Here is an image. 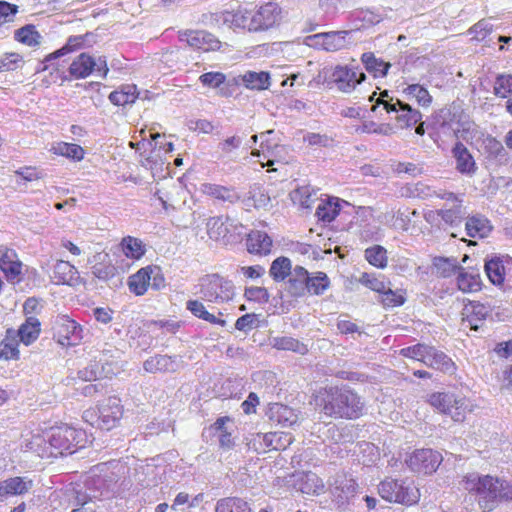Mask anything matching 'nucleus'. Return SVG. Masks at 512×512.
<instances>
[{"mask_svg": "<svg viewBox=\"0 0 512 512\" xmlns=\"http://www.w3.org/2000/svg\"><path fill=\"white\" fill-rule=\"evenodd\" d=\"M341 206L338 198H329L319 203L315 215L319 221L331 223L339 215Z\"/></svg>", "mask_w": 512, "mask_h": 512, "instance_id": "a19ab883", "label": "nucleus"}, {"mask_svg": "<svg viewBox=\"0 0 512 512\" xmlns=\"http://www.w3.org/2000/svg\"><path fill=\"white\" fill-rule=\"evenodd\" d=\"M462 484L483 512H491L500 502L512 501V485L504 479L469 473L463 476Z\"/></svg>", "mask_w": 512, "mask_h": 512, "instance_id": "f03ea898", "label": "nucleus"}, {"mask_svg": "<svg viewBox=\"0 0 512 512\" xmlns=\"http://www.w3.org/2000/svg\"><path fill=\"white\" fill-rule=\"evenodd\" d=\"M24 63L20 53L7 52L0 57V71H15L22 68Z\"/></svg>", "mask_w": 512, "mask_h": 512, "instance_id": "bf43d9fd", "label": "nucleus"}, {"mask_svg": "<svg viewBox=\"0 0 512 512\" xmlns=\"http://www.w3.org/2000/svg\"><path fill=\"white\" fill-rule=\"evenodd\" d=\"M485 273L495 286H503L506 277L512 274V257L508 255L493 256L485 261Z\"/></svg>", "mask_w": 512, "mask_h": 512, "instance_id": "4468645a", "label": "nucleus"}, {"mask_svg": "<svg viewBox=\"0 0 512 512\" xmlns=\"http://www.w3.org/2000/svg\"><path fill=\"white\" fill-rule=\"evenodd\" d=\"M273 348L277 350L291 351L302 356L309 352V347L307 344L289 336L274 338Z\"/></svg>", "mask_w": 512, "mask_h": 512, "instance_id": "8fccbe9b", "label": "nucleus"}, {"mask_svg": "<svg viewBox=\"0 0 512 512\" xmlns=\"http://www.w3.org/2000/svg\"><path fill=\"white\" fill-rule=\"evenodd\" d=\"M398 106L401 113L397 115L396 122L400 128H411L421 121L422 114L419 110L400 100H398Z\"/></svg>", "mask_w": 512, "mask_h": 512, "instance_id": "c03bdc74", "label": "nucleus"}, {"mask_svg": "<svg viewBox=\"0 0 512 512\" xmlns=\"http://www.w3.org/2000/svg\"><path fill=\"white\" fill-rule=\"evenodd\" d=\"M241 79L245 87L252 90H266L270 86V74L265 71H247Z\"/></svg>", "mask_w": 512, "mask_h": 512, "instance_id": "3c124183", "label": "nucleus"}, {"mask_svg": "<svg viewBox=\"0 0 512 512\" xmlns=\"http://www.w3.org/2000/svg\"><path fill=\"white\" fill-rule=\"evenodd\" d=\"M250 25L253 32H264L280 25L282 8L275 2H266L251 11Z\"/></svg>", "mask_w": 512, "mask_h": 512, "instance_id": "9d476101", "label": "nucleus"}, {"mask_svg": "<svg viewBox=\"0 0 512 512\" xmlns=\"http://www.w3.org/2000/svg\"><path fill=\"white\" fill-rule=\"evenodd\" d=\"M138 90L136 85L127 84L122 85L117 90H114L109 95V100L116 106H125L132 104L138 98Z\"/></svg>", "mask_w": 512, "mask_h": 512, "instance_id": "79ce46f5", "label": "nucleus"}, {"mask_svg": "<svg viewBox=\"0 0 512 512\" xmlns=\"http://www.w3.org/2000/svg\"><path fill=\"white\" fill-rule=\"evenodd\" d=\"M462 204H454L449 209L430 210L425 213L424 218L427 222L440 226L441 222L453 226L462 219Z\"/></svg>", "mask_w": 512, "mask_h": 512, "instance_id": "aec40b11", "label": "nucleus"}, {"mask_svg": "<svg viewBox=\"0 0 512 512\" xmlns=\"http://www.w3.org/2000/svg\"><path fill=\"white\" fill-rule=\"evenodd\" d=\"M122 253L131 260L138 261L146 253V246L143 241L133 236H125L120 241Z\"/></svg>", "mask_w": 512, "mask_h": 512, "instance_id": "e433bc0d", "label": "nucleus"}, {"mask_svg": "<svg viewBox=\"0 0 512 512\" xmlns=\"http://www.w3.org/2000/svg\"><path fill=\"white\" fill-rule=\"evenodd\" d=\"M0 269L9 281L20 278L23 264L15 250L8 247L0 248Z\"/></svg>", "mask_w": 512, "mask_h": 512, "instance_id": "6ab92c4d", "label": "nucleus"}, {"mask_svg": "<svg viewBox=\"0 0 512 512\" xmlns=\"http://www.w3.org/2000/svg\"><path fill=\"white\" fill-rule=\"evenodd\" d=\"M314 401L322 413L335 419L356 420L365 410L361 396L348 385L322 387L314 394Z\"/></svg>", "mask_w": 512, "mask_h": 512, "instance_id": "f257e3e1", "label": "nucleus"}, {"mask_svg": "<svg viewBox=\"0 0 512 512\" xmlns=\"http://www.w3.org/2000/svg\"><path fill=\"white\" fill-rule=\"evenodd\" d=\"M201 191L208 197L224 202L234 203L240 199V196L233 187L204 183L201 186Z\"/></svg>", "mask_w": 512, "mask_h": 512, "instance_id": "2f4dec72", "label": "nucleus"}, {"mask_svg": "<svg viewBox=\"0 0 512 512\" xmlns=\"http://www.w3.org/2000/svg\"><path fill=\"white\" fill-rule=\"evenodd\" d=\"M456 160V169L461 174L472 175L476 172V163L467 147L458 141L452 150Z\"/></svg>", "mask_w": 512, "mask_h": 512, "instance_id": "c85d7f7f", "label": "nucleus"}, {"mask_svg": "<svg viewBox=\"0 0 512 512\" xmlns=\"http://www.w3.org/2000/svg\"><path fill=\"white\" fill-rule=\"evenodd\" d=\"M366 80V75L359 67L337 65L332 72V81L339 91L351 93L358 84Z\"/></svg>", "mask_w": 512, "mask_h": 512, "instance_id": "ddd939ff", "label": "nucleus"}, {"mask_svg": "<svg viewBox=\"0 0 512 512\" xmlns=\"http://www.w3.org/2000/svg\"><path fill=\"white\" fill-rule=\"evenodd\" d=\"M359 485L355 478L343 473L334 480L332 493L337 504L346 505L357 494Z\"/></svg>", "mask_w": 512, "mask_h": 512, "instance_id": "f3484780", "label": "nucleus"}, {"mask_svg": "<svg viewBox=\"0 0 512 512\" xmlns=\"http://www.w3.org/2000/svg\"><path fill=\"white\" fill-rule=\"evenodd\" d=\"M346 31H332L317 33L306 38L309 46L317 49H323L328 52L339 51L345 47Z\"/></svg>", "mask_w": 512, "mask_h": 512, "instance_id": "dca6fc26", "label": "nucleus"}, {"mask_svg": "<svg viewBox=\"0 0 512 512\" xmlns=\"http://www.w3.org/2000/svg\"><path fill=\"white\" fill-rule=\"evenodd\" d=\"M405 93L415 98L418 105L421 107L427 108L432 104L433 98L431 94L420 84L408 85L405 89Z\"/></svg>", "mask_w": 512, "mask_h": 512, "instance_id": "13d9d810", "label": "nucleus"}, {"mask_svg": "<svg viewBox=\"0 0 512 512\" xmlns=\"http://www.w3.org/2000/svg\"><path fill=\"white\" fill-rule=\"evenodd\" d=\"M186 309L196 318L204 320L213 325L225 326L226 321L216 317L214 314L207 311L205 305L200 300H188L186 302Z\"/></svg>", "mask_w": 512, "mask_h": 512, "instance_id": "a18cd8bd", "label": "nucleus"}, {"mask_svg": "<svg viewBox=\"0 0 512 512\" xmlns=\"http://www.w3.org/2000/svg\"><path fill=\"white\" fill-rule=\"evenodd\" d=\"M493 25L486 19H482L475 23L469 30L468 33L471 35V39L476 42H483L492 33Z\"/></svg>", "mask_w": 512, "mask_h": 512, "instance_id": "680f3d73", "label": "nucleus"}, {"mask_svg": "<svg viewBox=\"0 0 512 512\" xmlns=\"http://www.w3.org/2000/svg\"><path fill=\"white\" fill-rule=\"evenodd\" d=\"M247 250L251 254L268 255L273 246L271 237L262 231H251L246 239Z\"/></svg>", "mask_w": 512, "mask_h": 512, "instance_id": "cd10ccee", "label": "nucleus"}, {"mask_svg": "<svg viewBox=\"0 0 512 512\" xmlns=\"http://www.w3.org/2000/svg\"><path fill=\"white\" fill-rule=\"evenodd\" d=\"M173 360L167 355H155L144 362V369L149 373L166 372L172 367Z\"/></svg>", "mask_w": 512, "mask_h": 512, "instance_id": "6e6d98bb", "label": "nucleus"}, {"mask_svg": "<svg viewBox=\"0 0 512 512\" xmlns=\"http://www.w3.org/2000/svg\"><path fill=\"white\" fill-rule=\"evenodd\" d=\"M178 38L193 50L204 53L217 52L222 47V42L213 33L206 30L179 31Z\"/></svg>", "mask_w": 512, "mask_h": 512, "instance_id": "9b49d317", "label": "nucleus"}, {"mask_svg": "<svg viewBox=\"0 0 512 512\" xmlns=\"http://www.w3.org/2000/svg\"><path fill=\"white\" fill-rule=\"evenodd\" d=\"M155 271L156 266L148 265L129 276L127 285L130 292L135 296H143L148 291L151 277Z\"/></svg>", "mask_w": 512, "mask_h": 512, "instance_id": "5701e85b", "label": "nucleus"}, {"mask_svg": "<svg viewBox=\"0 0 512 512\" xmlns=\"http://www.w3.org/2000/svg\"><path fill=\"white\" fill-rule=\"evenodd\" d=\"M361 61L365 69L372 73L375 78L385 77L388 74L390 63L384 62L382 59L376 58L372 52L363 53Z\"/></svg>", "mask_w": 512, "mask_h": 512, "instance_id": "de8ad7c7", "label": "nucleus"}, {"mask_svg": "<svg viewBox=\"0 0 512 512\" xmlns=\"http://www.w3.org/2000/svg\"><path fill=\"white\" fill-rule=\"evenodd\" d=\"M41 323L36 316H28L19 328L15 329L16 338L25 346L33 344L40 336Z\"/></svg>", "mask_w": 512, "mask_h": 512, "instance_id": "393cba45", "label": "nucleus"}, {"mask_svg": "<svg viewBox=\"0 0 512 512\" xmlns=\"http://www.w3.org/2000/svg\"><path fill=\"white\" fill-rule=\"evenodd\" d=\"M406 300V291L403 289L392 290L386 286L384 292L379 295V302L384 308L402 306Z\"/></svg>", "mask_w": 512, "mask_h": 512, "instance_id": "864d4df0", "label": "nucleus"}, {"mask_svg": "<svg viewBox=\"0 0 512 512\" xmlns=\"http://www.w3.org/2000/svg\"><path fill=\"white\" fill-rule=\"evenodd\" d=\"M94 72L100 77L106 78L109 68L105 56L95 59L88 53H80L73 59L68 68L69 76L74 80L85 79Z\"/></svg>", "mask_w": 512, "mask_h": 512, "instance_id": "0eeeda50", "label": "nucleus"}, {"mask_svg": "<svg viewBox=\"0 0 512 512\" xmlns=\"http://www.w3.org/2000/svg\"><path fill=\"white\" fill-rule=\"evenodd\" d=\"M92 273L101 280H110L117 274V268L112 263L111 257L107 252H99L93 256Z\"/></svg>", "mask_w": 512, "mask_h": 512, "instance_id": "b1692460", "label": "nucleus"}, {"mask_svg": "<svg viewBox=\"0 0 512 512\" xmlns=\"http://www.w3.org/2000/svg\"><path fill=\"white\" fill-rule=\"evenodd\" d=\"M53 338L62 346H77L83 339V327L67 315H60L52 326Z\"/></svg>", "mask_w": 512, "mask_h": 512, "instance_id": "1a4fd4ad", "label": "nucleus"}, {"mask_svg": "<svg viewBox=\"0 0 512 512\" xmlns=\"http://www.w3.org/2000/svg\"><path fill=\"white\" fill-rule=\"evenodd\" d=\"M123 413L121 399L117 396H109L99 405L86 409L82 418L93 427L109 431L117 426Z\"/></svg>", "mask_w": 512, "mask_h": 512, "instance_id": "39448f33", "label": "nucleus"}, {"mask_svg": "<svg viewBox=\"0 0 512 512\" xmlns=\"http://www.w3.org/2000/svg\"><path fill=\"white\" fill-rule=\"evenodd\" d=\"M49 441L47 440V430L37 428L29 431L25 435L23 449L26 452H33L41 458H51Z\"/></svg>", "mask_w": 512, "mask_h": 512, "instance_id": "a211bd4d", "label": "nucleus"}, {"mask_svg": "<svg viewBox=\"0 0 512 512\" xmlns=\"http://www.w3.org/2000/svg\"><path fill=\"white\" fill-rule=\"evenodd\" d=\"M430 346L431 345L425 343H417L415 345L402 348L399 351V354L405 358L423 363Z\"/></svg>", "mask_w": 512, "mask_h": 512, "instance_id": "e2e57ef3", "label": "nucleus"}, {"mask_svg": "<svg viewBox=\"0 0 512 512\" xmlns=\"http://www.w3.org/2000/svg\"><path fill=\"white\" fill-rule=\"evenodd\" d=\"M465 229L472 238H484L491 232L492 226L484 216H471L465 223Z\"/></svg>", "mask_w": 512, "mask_h": 512, "instance_id": "58836bf2", "label": "nucleus"}, {"mask_svg": "<svg viewBox=\"0 0 512 512\" xmlns=\"http://www.w3.org/2000/svg\"><path fill=\"white\" fill-rule=\"evenodd\" d=\"M89 37H90L89 33H87L85 35L70 36L67 39L66 44L62 48L56 50L55 52L48 54L45 57V61H50L52 59H56L58 57L64 56L65 54L75 52V51H78L83 48L90 47V44L88 42Z\"/></svg>", "mask_w": 512, "mask_h": 512, "instance_id": "f704fd0d", "label": "nucleus"}, {"mask_svg": "<svg viewBox=\"0 0 512 512\" xmlns=\"http://www.w3.org/2000/svg\"><path fill=\"white\" fill-rule=\"evenodd\" d=\"M20 342L16 338L15 329L8 328L0 341V360L17 361L20 359Z\"/></svg>", "mask_w": 512, "mask_h": 512, "instance_id": "7c9ffc66", "label": "nucleus"}, {"mask_svg": "<svg viewBox=\"0 0 512 512\" xmlns=\"http://www.w3.org/2000/svg\"><path fill=\"white\" fill-rule=\"evenodd\" d=\"M14 39L28 47H38L42 42V35L33 24H27L14 32Z\"/></svg>", "mask_w": 512, "mask_h": 512, "instance_id": "37998d69", "label": "nucleus"}, {"mask_svg": "<svg viewBox=\"0 0 512 512\" xmlns=\"http://www.w3.org/2000/svg\"><path fill=\"white\" fill-rule=\"evenodd\" d=\"M423 364L450 375L454 374L457 370L455 362L443 351L438 350L432 345L426 354Z\"/></svg>", "mask_w": 512, "mask_h": 512, "instance_id": "412c9836", "label": "nucleus"}, {"mask_svg": "<svg viewBox=\"0 0 512 512\" xmlns=\"http://www.w3.org/2000/svg\"><path fill=\"white\" fill-rule=\"evenodd\" d=\"M215 512H253L249 503L240 497H225L217 501Z\"/></svg>", "mask_w": 512, "mask_h": 512, "instance_id": "09e8293b", "label": "nucleus"}, {"mask_svg": "<svg viewBox=\"0 0 512 512\" xmlns=\"http://www.w3.org/2000/svg\"><path fill=\"white\" fill-rule=\"evenodd\" d=\"M489 308L478 301H469L463 308V317L468 321L472 329L478 328V322L485 320Z\"/></svg>", "mask_w": 512, "mask_h": 512, "instance_id": "c9c22d12", "label": "nucleus"}, {"mask_svg": "<svg viewBox=\"0 0 512 512\" xmlns=\"http://www.w3.org/2000/svg\"><path fill=\"white\" fill-rule=\"evenodd\" d=\"M51 458L72 454L84 448L88 443L85 430L75 428L67 423H60L47 429Z\"/></svg>", "mask_w": 512, "mask_h": 512, "instance_id": "7ed1b4c3", "label": "nucleus"}, {"mask_svg": "<svg viewBox=\"0 0 512 512\" xmlns=\"http://www.w3.org/2000/svg\"><path fill=\"white\" fill-rule=\"evenodd\" d=\"M265 445L270 450H285L294 441L289 432H269L263 437Z\"/></svg>", "mask_w": 512, "mask_h": 512, "instance_id": "603ef678", "label": "nucleus"}, {"mask_svg": "<svg viewBox=\"0 0 512 512\" xmlns=\"http://www.w3.org/2000/svg\"><path fill=\"white\" fill-rule=\"evenodd\" d=\"M383 278L374 273L364 272L359 277V283L380 295L387 286Z\"/></svg>", "mask_w": 512, "mask_h": 512, "instance_id": "0e129e2a", "label": "nucleus"}, {"mask_svg": "<svg viewBox=\"0 0 512 512\" xmlns=\"http://www.w3.org/2000/svg\"><path fill=\"white\" fill-rule=\"evenodd\" d=\"M308 270L300 265L293 268V272L287 280V291L295 298L306 296Z\"/></svg>", "mask_w": 512, "mask_h": 512, "instance_id": "a878e982", "label": "nucleus"}, {"mask_svg": "<svg viewBox=\"0 0 512 512\" xmlns=\"http://www.w3.org/2000/svg\"><path fill=\"white\" fill-rule=\"evenodd\" d=\"M442 462V455L432 449H418L406 459L407 466L418 474L434 473Z\"/></svg>", "mask_w": 512, "mask_h": 512, "instance_id": "f8f14e48", "label": "nucleus"}, {"mask_svg": "<svg viewBox=\"0 0 512 512\" xmlns=\"http://www.w3.org/2000/svg\"><path fill=\"white\" fill-rule=\"evenodd\" d=\"M379 496L388 503L406 507L415 506L421 499V492L411 478L386 477L377 486Z\"/></svg>", "mask_w": 512, "mask_h": 512, "instance_id": "20e7f679", "label": "nucleus"}, {"mask_svg": "<svg viewBox=\"0 0 512 512\" xmlns=\"http://www.w3.org/2000/svg\"><path fill=\"white\" fill-rule=\"evenodd\" d=\"M199 81L205 87L218 88L225 83L226 75L222 72H207L200 75Z\"/></svg>", "mask_w": 512, "mask_h": 512, "instance_id": "774afa93", "label": "nucleus"}, {"mask_svg": "<svg viewBox=\"0 0 512 512\" xmlns=\"http://www.w3.org/2000/svg\"><path fill=\"white\" fill-rule=\"evenodd\" d=\"M32 480L24 477H11L0 483V498L7 496L22 495L29 491Z\"/></svg>", "mask_w": 512, "mask_h": 512, "instance_id": "473e14b6", "label": "nucleus"}, {"mask_svg": "<svg viewBox=\"0 0 512 512\" xmlns=\"http://www.w3.org/2000/svg\"><path fill=\"white\" fill-rule=\"evenodd\" d=\"M50 277L57 285H73L78 279V271L70 262L59 260L54 265Z\"/></svg>", "mask_w": 512, "mask_h": 512, "instance_id": "c756f323", "label": "nucleus"}, {"mask_svg": "<svg viewBox=\"0 0 512 512\" xmlns=\"http://www.w3.org/2000/svg\"><path fill=\"white\" fill-rule=\"evenodd\" d=\"M267 415L271 422L282 427H292L298 422V414L295 410L282 403L270 404Z\"/></svg>", "mask_w": 512, "mask_h": 512, "instance_id": "4be33fe9", "label": "nucleus"}, {"mask_svg": "<svg viewBox=\"0 0 512 512\" xmlns=\"http://www.w3.org/2000/svg\"><path fill=\"white\" fill-rule=\"evenodd\" d=\"M207 234L210 239L218 241L227 236L229 230L222 217H210L206 223Z\"/></svg>", "mask_w": 512, "mask_h": 512, "instance_id": "4d7b16f0", "label": "nucleus"}, {"mask_svg": "<svg viewBox=\"0 0 512 512\" xmlns=\"http://www.w3.org/2000/svg\"><path fill=\"white\" fill-rule=\"evenodd\" d=\"M213 16L217 22L221 21L224 25L234 31L243 30L253 32L252 26L250 25V22H252L251 10H248L247 8L238 7L235 10H225L215 13Z\"/></svg>", "mask_w": 512, "mask_h": 512, "instance_id": "2eb2a0df", "label": "nucleus"}, {"mask_svg": "<svg viewBox=\"0 0 512 512\" xmlns=\"http://www.w3.org/2000/svg\"><path fill=\"white\" fill-rule=\"evenodd\" d=\"M292 272V262L285 256H280L274 259L269 269L270 277L278 283L288 280Z\"/></svg>", "mask_w": 512, "mask_h": 512, "instance_id": "49530a36", "label": "nucleus"}, {"mask_svg": "<svg viewBox=\"0 0 512 512\" xmlns=\"http://www.w3.org/2000/svg\"><path fill=\"white\" fill-rule=\"evenodd\" d=\"M330 284V279L325 272H308L306 295H322L330 288Z\"/></svg>", "mask_w": 512, "mask_h": 512, "instance_id": "ea45409f", "label": "nucleus"}, {"mask_svg": "<svg viewBox=\"0 0 512 512\" xmlns=\"http://www.w3.org/2000/svg\"><path fill=\"white\" fill-rule=\"evenodd\" d=\"M493 91L500 98L512 95V74H499L495 79Z\"/></svg>", "mask_w": 512, "mask_h": 512, "instance_id": "052dcab7", "label": "nucleus"}, {"mask_svg": "<svg viewBox=\"0 0 512 512\" xmlns=\"http://www.w3.org/2000/svg\"><path fill=\"white\" fill-rule=\"evenodd\" d=\"M198 286L202 299L211 303H226L235 295L233 282L219 273L202 276Z\"/></svg>", "mask_w": 512, "mask_h": 512, "instance_id": "423d86ee", "label": "nucleus"}, {"mask_svg": "<svg viewBox=\"0 0 512 512\" xmlns=\"http://www.w3.org/2000/svg\"><path fill=\"white\" fill-rule=\"evenodd\" d=\"M14 173L24 182H33L44 177L43 172L36 166H24L17 169Z\"/></svg>", "mask_w": 512, "mask_h": 512, "instance_id": "338daca9", "label": "nucleus"}, {"mask_svg": "<svg viewBox=\"0 0 512 512\" xmlns=\"http://www.w3.org/2000/svg\"><path fill=\"white\" fill-rule=\"evenodd\" d=\"M456 284L458 289L463 293H476L482 289V279L479 273L473 271H466L459 268L456 277Z\"/></svg>", "mask_w": 512, "mask_h": 512, "instance_id": "72a5a7b5", "label": "nucleus"}, {"mask_svg": "<svg viewBox=\"0 0 512 512\" xmlns=\"http://www.w3.org/2000/svg\"><path fill=\"white\" fill-rule=\"evenodd\" d=\"M365 259L376 268L384 269L388 264L387 250L380 245H374L365 250Z\"/></svg>", "mask_w": 512, "mask_h": 512, "instance_id": "5fc2aeb1", "label": "nucleus"}, {"mask_svg": "<svg viewBox=\"0 0 512 512\" xmlns=\"http://www.w3.org/2000/svg\"><path fill=\"white\" fill-rule=\"evenodd\" d=\"M428 403L440 413L449 415L454 421H463L466 416V398L451 393L434 392Z\"/></svg>", "mask_w": 512, "mask_h": 512, "instance_id": "6e6552de", "label": "nucleus"}, {"mask_svg": "<svg viewBox=\"0 0 512 512\" xmlns=\"http://www.w3.org/2000/svg\"><path fill=\"white\" fill-rule=\"evenodd\" d=\"M50 152L77 162L85 157V150L80 145L63 141L53 144Z\"/></svg>", "mask_w": 512, "mask_h": 512, "instance_id": "4c0bfd02", "label": "nucleus"}, {"mask_svg": "<svg viewBox=\"0 0 512 512\" xmlns=\"http://www.w3.org/2000/svg\"><path fill=\"white\" fill-rule=\"evenodd\" d=\"M18 11V5L7 1H0V27L5 24L13 23Z\"/></svg>", "mask_w": 512, "mask_h": 512, "instance_id": "69168bd1", "label": "nucleus"}, {"mask_svg": "<svg viewBox=\"0 0 512 512\" xmlns=\"http://www.w3.org/2000/svg\"><path fill=\"white\" fill-rule=\"evenodd\" d=\"M233 419L229 416H221L210 425L209 430L217 435L219 446L223 450H231L235 446L232 432L228 430L227 424L232 423Z\"/></svg>", "mask_w": 512, "mask_h": 512, "instance_id": "bb28decb", "label": "nucleus"}]
</instances>
